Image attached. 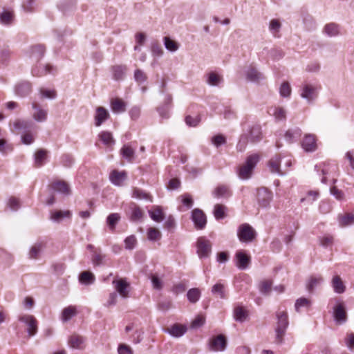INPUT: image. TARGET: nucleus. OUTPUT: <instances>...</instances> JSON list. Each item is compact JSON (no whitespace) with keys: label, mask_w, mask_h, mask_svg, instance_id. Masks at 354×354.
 I'll use <instances>...</instances> for the list:
<instances>
[{"label":"nucleus","mask_w":354,"mask_h":354,"mask_svg":"<svg viewBox=\"0 0 354 354\" xmlns=\"http://www.w3.org/2000/svg\"><path fill=\"white\" fill-rule=\"evenodd\" d=\"M182 198L183 204L187 207V209H190L193 205V199L190 194H185L180 196Z\"/></svg>","instance_id":"nucleus-63"},{"label":"nucleus","mask_w":354,"mask_h":354,"mask_svg":"<svg viewBox=\"0 0 354 354\" xmlns=\"http://www.w3.org/2000/svg\"><path fill=\"white\" fill-rule=\"evenodd\" d=\"M106 255L102 252V250L100 248H97L93 251L91 257V261L94 266H98L103 264V261Z\"/></svg>","instance_id":"nucleus-32"},{"label":"nucleus","mask_w":354,"mask_h":354,"mask_svg":"<svg viewBox=\"0 0 354 354\" xmlns=\"http://www.w3.org/2000/svg\"><path fill=\"white\" fill-rule=\"evenodd\" d=\"M212 245L209 241L200 238L197 241V253L200 258H206L211 252Z\"/></svg>","instance_id":"nucleus-10"},{"label":"nucleus","mask_w":354,"mask_h":354,"mask_svg":"<svg viewBox=\"0 0 354 354\" xmlns=\"http://www.w3.org/2000/svg\"><path fill=\"white\" fill-rule=\"evenodd\" d=\"M280 95L283 97H287L290 95L291 88L288 82H284L281 84L279 88Z\"/></svg>","instance_id":"nucleus-57"},{"label":"nucleus","mask_w":354,"mask_h":354,"mask_svg":"<svg viewBox=\"0 0 354 354\" xmlns=\"http://www.w3.org/2000/svg\"><path fill=\"white\" fill-rule=\"evenodd\" d=\"M272 281H263L261 282L260 286V291L264 295H269L271 291Z\"/></svg>","instance_id":"nucleus-60"},{"label":"nucleus","mask_w":354,"mask_h":354,"mask_svg":"<svg viewBox=\"0 0 354 354\" xmlns=\"http://www.w3.org/2000/svg\"><path fill=\"white\" fill-rule=\"evenodd\" d=\"M127 178V172L113 170L110 174V180L115 185H121Z\"/></svg>","instance_id":"nucleus-21"},{"label":"nucleus","mask_w":354,"mask_h":354,"mask_svg":"<svg viewBox=\"0 0 354 354\" xmlns=\"http://www.w3.org/2000/svg\"><path fill=\"white\" fill-rule=\"evenodd\" d=\"M268 166L270 167L271 172L282 174V173L280 171V157L279 156H277L274 158H272L268 162Z\"/></svg>","instance_id":"nucleus-40"},{"label":"nucleus","mask_w":354,"mask_h":354,"mask_svg":"<svg viewBox=\"0 0 354 354\" xmlns=\"http://www.w3.org/2000/svg\"><path fill=\"white\" fill-rule=\"evenodd\" d=\"M276 316L277 318V324L275 328L276 342L281 344L283 342V336L289 324L288 314L286 311L279 310L277 312Z\"/></svg>","instance_id":"nucleus-2"},{"label":"nucleus","mask_w":354,"mask_h":354,"mask_svg":"<svg viewBox=\"0 0 354 354\" xmlns=\"http://www.w3.org/2000/svg\"><path fill=\"white\" fill-rule=\"evenodd\" d=\"M333 317L337 324H342L347 320V313L344 302H338L333 307Z\"/></svg>","instance_id":"nucleus-6"},{"label":"nucleus","mask_w":354,"mask_h":354,"mask_svg":"<svg viewBox=\"0 0 354 354\" xmlns=\"http://www.w3.org/2000/svg\"><path fill=\"white\" fill-rule=\"evenodd\" d=\"M317 88L313 85L306 84L303 86L301 96L306 99L308 102H311L317 97Z\"/></svg>","instance_id":"nucleus-13"},{"label":"nucleus","mask_w":354,"mask_h":354,"mask_svg":"<svg viewBox=\"0 0 354 354\" xmlns=\"http://www.w3.org/2000/svg\"><path fill=\"white\" fill-rule=\"evenodd\" d=\"M310 305V301L306 298H299L296 300L295 302V310L297 312L299 311L301 307H308Z\"/></svg>","instance_id":"nucleus-59"},{"label":"nucleus","mask_w":354,"mask_h":354,"mask_svg":"<svg viewBox=\"0 0 354 354\" xmlns=\"http://www.w3.org/2000/svg\"><path fill=\"white\" fill-rule=\"evenodd\" d=\"M301 135V131L300 129H296L295 130H288L285 133L286 140L291 143L295 138L300 137Z\"/></svg>","instance_id":"nucleus-42"},{"label":"nucleus","mask_w":354,"mask_h":354,"mask_svg":"<svg viewBox=\"0 0 354 354\" xmlns=\"http://www.w3.org/2000/svg\"><path fill=\"white\" fill-rule=\"evenodd\" d=\"M111 109L115 113H122L126 110L125 103L119 98H115L111 100Z\"/></svg>","instance_id":"nucleus-34"},{"label":"nucleus","mask_w":354,"mask_h":354,"mask_svg":"<svg viewBox=\"0 0 354 354\" xmlns=\"http://www.w3.org/2000/svg\"><path fill=\"white\" fill-rule=\"evenodd\" d=\"M55 71V68L53 66L50 64H46V66H44L41 68H34L32 70V74L34 76L37 77H41L43 75H45L48 73H53Z\"/></svg>","instance_id":"nucleus-30"},{"label":"nucleus","mask_w":354,"mask_h":354,"mask_svg":"<svg viewBox=\"0 0 354 354\" xmlns=\"http://www.w3.org/2000/svg\"><path fill=\"white\" fill-rule=\"evenodd\" d=\"M18 319L27 326V332L30 337L37 333V321L34 316L30 315H20Z\"/></svg>","instance_id":"nucleus-5"},{"label":"nucleus","mask_w":354,"mask_h":354,"mask_svg":"<svg viewBox=\"0 0 354 354\" xmlns=\"http://www.w3.org/2000/svg\"><path fill=\"white\" fill-rule=\"evenodd\" d=\"M172 303L170 300H163L158 304V308L163 312L167 311L171 308Z\"/></svg>","instance_id":"nucleus-64"},{"label":"nucleus","mask_w":354,"mask_h":354,"mask_svg":"<svg viewBox=\"0 0 354 354\" xmlns=\"http://www.w3.org/2000/svg\"><path fill=\"white\" fill-rule=\"evenodd\" d=\"M111 71L115 80H122L126 75L127 66L126 65H115L112 66Z\"/></svg>","instance_id":"nucleus-20"},{"label":"nucleus","mask_w":354,"mask_h":354,"mask_svg":"<svg viewBox=\"0 0 354 354\" xmlns=\"http://www.w3.org/2000/svg\"><path fill=\"white\" fill-rule=\"evenodd\" d=\"M44 248V243L42 242H38L34 244L28 252V257L31 259H37L39 258V254Z\"/></svg>","instance_id":"nucleus-28"},{"label":"nucleus","mask_w":354,"mask_h":354,"mask_svg":"<svg viewBox=\"0 0 354 354\" xmlns=\"http://www.w3.org/2000/svg\"><path fill=\"white\" fill-rule=\"evenodd\" d=\"M132 197L140 200L144 199L152 201V197L149 194L136 187L133 188V189Z\"/></svg>","instance_id":"nucleus-37"},{"label":"nucleus","mask_w":354,"mask_h":354,"mask_svg":"<svg viewBox=\"0 0 354 354\" xmlns=\"http://www.w3.org/2000/svg\"><path fill=\"white\" fill-rule=\"evenodd\" d=\"M84 342V338L77 334H73L68 338V345L72 348L82 349V344Z\"/></svg>","instance_id":"nucleus-25"},{"label":"nucleus","mask_w":354,"mask_h":354,"mask_svg":"<svg viewBox=\"0 0 354 354\" xmlns=\"http://www.w3.org/2000/svg\"><path fill=\"white\" fill-rule=\"evenodd\" d=\"M257 197L259 205L262 207H267L272 199V194L267 189L263 187L258 189Z\"/></svg>","instance_id":"nucleus-9"},{"label":"nucleus","mask_w":354,"mask_h":354,"mask_svg":"<svg viewBox=\"0 0 354 354\" xmlns=\"http://www.w3.org/2000/svg\"><path fill=\"white\" fill-rule=\"evenodd\" d=\"M34 134L32 133L31 130H29L21 136V142L25 145H30L34 142Z\"/></svg>","instance_id":"nucleus-58"},{"label":"nucleus","mask_w":354,"mask_h":354,"mask_svg":"<svg viewBox=\"0 0 354 354\" xmlns=\"http://www.w3.org/2000/svg\"><path fill=\"white\" fill-rule=\"evenodd\" d=\"M32 108L36 110L33 114L35 120L41 122L46 119L47 113L45 110L39 109L35 103H32Z\"/></svg>","instance_id":"nucleus-39"},{"label":"nucleus","mask_w":354,"mask_h":354,"mask_svg":"<svg viewBox=\"0 0 354 354\" xmlns=\"http://www.w3.org/2000/svg\"><path fill=\"white\" fill-rule=\"evenodd\" d=\"M34 127L35 124L32 121L17 119L12 123V131L17 133H24L29 130L33 129Z\"/></svg>","instance_id":"nucleus-8"},{"label":"nucleus","mask_w":354,"mask_h":354,"mask_svg":"<svg viewBox=\"0 0 354 354\" xmlns=\"http://www.w3.org/2000/svg\"><path fill=\"white\" fill-rule=\"evenodd\" d=\"M273 115L278 120H285L286 117V111L281 107L274 108Z\"/></svg>","instance_id":"nucleus-62"},{"label":"nucleus","mask_w":354,"mask_h":354,"mask_svg":"<svg viewBox=\"0 0 354 354\" xmlns=\"http://www.w3.org/2000/svg\"><path fill=\"white\" fill-rule=\"evenodd\" d=\"M259 161V156L257 153L249 156L238 170V175L241 179H248L252 173V170Z\"/></svg>","instance_id":"nucleus-3"},{"label":"nucleus","mask_w":354,"mask_h":354,"mask_svg":"<svg viewBox=\"0 0 354 354\" xmlns=\"http://www.w3.org/2000/svg\"><path fill=\"white\" fill-rule=\"evenodd\" d=\"M14 19V15L12 12L3 11L0 14V21L1 24L5 25L10 24Z\"/></svg>","instance_id":"nucleus-46"},{"label":"nucleus","mask_w":354,"mask_h":354,"mask_svg":"<svg viewBox=\"0 0 354 354\" xmlns=\"http://www.w3.org/2000/svg\"><path fill=\"white\" fill-rule=\"evenodd\" d=\"M222 81V77L216 73L212 72L208 75L207 83L212 86H217Z\"/></svg>","instance_id":"nucleus-56"},{"label":"nucleus","mask_w":354,"mask_h":354,"mask_svg":"<svg viewBox=\"0 0 354 354\" xmlns=\"http://www.w3.org/2000/svg\"><path fill=\"white\" fill-rule=\"evenodd\" d=\"M11 53L6 46H0V64H6L10 58Z\"/></svg>","instance_id":"nucleus-47"},{"label":"nucleus","mask_w":354,"mask_h":354,"mask_svg":"<svg viewBox=\"0 0 354 354\" xmlns=\"http://www.w3.org/2000/svg\"><path fill=\"white\" fill-rule=\"evenodd\" d=\"M146 74L141 70L137 69L134 72V79L139 84L143 83L147 80Z\"/></svg>","instance_id":"nucleus-61"},{"label":"nucleus","mask_w":354,"mask_h":354,"mask_svg":"<svg viewBox=\"0 0 354 354\" xmlns=\"http://www.w3.org/2000/svg\"><path fill=\"white\" fill-rule=\"evenodd\" d=\"M192 220L197 230H203L207 224V218L200 209H194L192 212Z\"/></svg>","instance_id":"nucleus-7"},{"label":"nucleus","mask_w":354,"mask_h":354,"mask_svg":"<svg viewBox=\"0 0 354 354\" xmlns=\"http://www.w3.org/2000/svg\"><path fill=\"white\" fill-rule=\"evenodd\" d=\"M135 149L129 145H124L120 149V155L129 162H133L135 159Z\"/></svg>","instance_id":"nucleus-22"},{"label":"nucleus","mask_w":354,"mask_h":354,"mask_svg":"<svg viewBox=\"0 0 354 354\" xmlns=\"http://www.w3.org/2000/svg\"><path fill=\"white\" fill-rule=\"evenodd\" d=\"M110 115L109 111L102 106L97 107L95 114V125L100 127L102 124L109 119Z\"/></svg>","instance_id":"nucleus-15"},{"label":"nucleus","mask_w":354,"mask_h":354,"mask_svg":"<svg viewBox=\"0 0 354 354\" xmlns=\"http://www.w3.org/2000/svg\"><path fill=\"white\" fill-rule=\"evenodd\" d=\"M324 32L330 37L336 36L339 34L338 26L335 24H328L324 27Z\"/></svg>","instance_id":"nucleus-49"},{"label":"nucleus","mask_w":354,"mask_h":354,"mask_svg":"<svg viewBox=\"0 0 354 354\" xmlns=\"http://www.w3.org/2000/svg\"><path fill=\"white\" fill-rule=\"evenodd\" d=\"M225 207L221 204H216L214 209V215L217 220L223 218L225 216Z\"/></svg>","instance_id":"nucleus-51"},{"label":"nucleus","mask_w":354,"mask_h":354,"mask_svg":"<svg viewBox=\"0 0 354 354\" xmlns=\"http://www.w3.org/2000/svg\"><path fill=\"white\" fill-rule=\"evenodd\" d=\"M187 331V327L184 325L175 324L165 329V332L174 337L183 336Z\"/></svg>","instance_id":"nucleus-19"},{"label":"nucleus","mask_w":354,"mask_h":354,"mask_svg":"<svg viewBox=\"0 0 354 354\" xmlns=\"http://www.w3.org/2000/svg\"><path fill=\"white\" fill-rule=\"evenodd\" d=\"M71 213L69 210L66 211H56L52 213L51 218L55 221H59L64 217H70Z\"/></svg>","instance_id":"nucleus-53"},{"label":"nucleus","mask_w":354,"mask_h":354,"mask_svg":"<svg viewBox=\"0 0 354 354\" xmlns=\"http://www.w3.org/2000/svg\"><path fill=\"white\" fill-rule=\"evenodd\" d=\"M246 78L250 82H258L263 76L255 68L250 67L246 71Z\"/></svg>","instance_id":"nucleus-31"},{"label":"nucleus","mask_w":354,"mask_h":354,"mask_svg":"<svg viewBox=\"0 0 354 354\" xmlns=\"http://www.w3.org/2000/svg\"><path fill=\"white\" fill-rule=\"evenodd\" d=\"M149 214L152 220L156 222H161L164 219V214L160 207L157 206L153 211H149Z\"/></svg>","instance_id":"nucleus-41"},{"label":"nucleus","mask_w":354,"mask_h":354,"mask_svg":"<svg viewBox=\"0 0 354 354\" xmlns=\"http://www.w3.org/2000/svg\"><path fill=\"white\" fill-rule=\"evenodd\" d=\"M99 138L107 147H111L115 144V140L113 139L111 132L102 131L99 134Z\"/></svg>","instance_id":"nucleus-36"},{"label":"nucleus","mask_w":354,"mask_h":354,"mask_svg":"<svg viewBox=\"0 0 354 354\" xmlns=\"http://www.w3.org/2000/svg\"><path fill=\"white\" fill-rule=\"evenodd\" d=\"M212 292L213 295L219 297L221 299H225V290L223 284L217 283L213 286L212 288Z\"/></svg>","instance_id":"nucleus-38"},{"label":"nucleus","mask_w":354,"mask_h":354,"mask_svg":"<svg viewBox=\"0 0 354 354\" xmlns=\"http://www.w3.org/2000/svg\"><path fill=\"white\" fill-rule=\"evenodd\" d=\"M147 237L150 241H158L161 238V234L158 230L155 227H149L147 232Z\"/></svg>","instance_id":"nucleus-55"},{"label":"nucleus","mask_w":354,"mask_h":354,"mask_svg":"<svg viewBox=\"0 0 354 354\" xmlns=\"http://www.w3.org/2000/svg\"><path fill=\"white\" fill-rule=\"evenodd\" d=\"M262 138L261 127L259 124H254L250 128L248 134L241 136L236 148L238 151H243L249 142L254 144L261 141Z\"/></svg>","instance_id":"nucleus-1"},{"label":"nucleus","mask_w":354,"mask_h":354,"mask_svg":"<svg viewBox=\"0 0 354 354\" xmlns=\"http://www.w3.org/2000/svg\"><path fill=\"white\" fill-rule=\"evenodd\" d=\"M77 315V309L75 306H69L62 310V320L64 322L69 321L73 317Z\"/></svg>","instance_id":"nucleus-29"},{"label":"nucleus","mask_w":354,"mask_h":354,"mask_svg":"<svg viewBox=\"0 0 354 354\" xmlns=\"http://www.w3.org/2000/svg\"><path fill=\"white\" fill-rule=\"evenodd\" d=\"M319 244L323 247H328L333 244L334 236L329 234H326L318 237Z\"/></svg>","instance_id":"nucleus-45"},{"label":"nucleus","mask_w":354,"mask_h":354,"mask_svg":"<svg viewBox=\"0 0 354 354\" xmlns=\"http://www.w3.org/2000/svg\"><path fill=\"white\" fill-rule=\"evenodd\" d=\"M50 187L55 192L64 195L71 194V189L68 184L64 180H57L53 182Z\"/></svg>","instance_id":"nucleus-16"},{"label":"nucleus","mask_w":354,"mask_h":354,"mask_svg":"<svg viewBox=\"0 0 354 354\" xmlns=\"http://www.w3.org/2000/svg\"><path fill=\"white\" fill-rule=\"evenodd\" d=\"M213 194L216 198H227L231 196L232 192L228 186L225 185H220L215 188L213 192Z\"/></svg>","instance_id":"nucleus-26"},{"label":"nucleus","mask_w":354,"mask_h":354,"mask_svg":"<svg viewBox=\"0 0 354 354\" xmlns=\"http://www.w3.org/2000/svg\"><path fill=\"white\" fill-rule=\"evenodd\" d=\"M94 280L95 277L90 272L84 271L82 272L80 275V281L82 283L90 284L92 283L94 281Z\"/></svg>","instance_id":"nucleus-48"},{"label":"nucleus","mask_w":354,"mask_h":354,"mask_svg":"<svg viewBox=\"0 0 354 354\" xmlns=\"http://www.w3.org/2000/svg\"><path fill=\"white\" fill-rule=\"evenodd\" d=\"M233 315L236 322H243L247 319L248 313L243 307L237 306L234 309Z\"/></svg>","instance_id":"nucleus-27"},{"label":"nucleus","mask_w":354,"mask_h":354,"mask_svg":"<svg viewBox=\"0 0 354 354\" xmlns=\"http://www.w3.org/2000/svg\"><path fill=\"white\" fill-rule=\"evenodd\" d=\"M120 216L118 213H112L107 217V224L111 230H113L115 227V225L119 221Z\"/></svg>","instance_id":"nucleus-52"},{"label":"nucleus","mask_w":354,"mask_h":354,"mask_svg":"<svg viewBox=\"0 0 354 354\" xmlns=\"http://www.w3.org/2000/svg\"><path fill=\"white\" fill-rule=\"evenodd\" d=\"M45 53V47L41 44H37L32 47V56L35 57L37 59L41 58Z\"/></svg>","instance_id":"nucleus-50"},{"label":"nucleus","mask_w":354,"mask_h":354,"mask_svg":"<svg viewBox=\"0 0 354 354\" xmlns=\"http://www.w3.org/2000/svg\"><path fill=\"white\" fill-rule=\"evenodd\" d=\"M131 214L129 216V219L133 222H138L142 219L144 216V212L141 208L138 206L136 203H131L129 206Z\"/></svg>","instance_id":"nucleus-17"},{"label":"nucleus","mask_w":354,"mask_h":354,"mask_svg":"<svg viewBox=\"0 0 354 354\" xmlns=\"http://www.w3.org/2000/svg\"><path fill=\"white\" fill-rule=\"evenodd\" d=\"M303 149L307 152L314 151L317 149L315 138L313 135H306L301 143Z\"/></svg>","instance_id":"nucleus-18"},{"label":"nucleus","mask_w":354,"mask_h":354,"mask_svg":"<svg viewBox=\"0 0 354 354\" xmlns=\"http://www.w3.org/2000/svg\"><path fill=\"white\" fill-rule=\"evenodd\" d=\"M209 346L210 350L223 351L227 346L226 338L223 335H218L210 340Z\"/></svg>","instance_id":"nucleus-11"},{"label":"nucleus","mask_w":354,"mask_h":354,"mask_svg":"<svg viewBox=\"0 0 354 354\" xmlns=\"http://www.w3.org/2000/svg\"><path fill=\"white\" fill-rule=\"evenodd\" d=\"M339 224L341 227H345L354 223V215L352 214H345L338 216Z\"/></svg>","instance_id":"nucleus-35"},{"label":"nucleus","mask_w":354,"mask_h":354,"mask_svg":"<svg viewBox=\"0 0 354 354\" xmlns=\"http://www.w3.org/2000/svg\"><path fill=\"white\" fill-rule=\"evenodd\" d=\"M113 284L115 286V290L122 297L127 298L129 297V283L127 282L126 279H120L118 280H113Z\"/></svg>","instance_id":"nucleus-12"},{"label":"nucleus","mask_w":354,"mask_h":354,"mask_svg":"<svg viewBox=\"0 0 354 354\" xmlns=\"http://www.w3.org/2000/svg\"><path fill=\"white\" fill-rule=\"evenodd\" d=\"M188 300L191 303H196L201 297V291L198 288H194L188 290L187 293Z\"/></svg>","instance_id":"nucleus-43"},{"label":"nucleus","mask_w":354,"mask_h":354,"mask_svg":"<svg viewBox=\"0 0 354 354\" xmlns=\"http://www.w3.org/2000/svg\"><path fill=\"white\" fill-rule=\"evenodd\" d=\"M164 44L165 48L171 52L176 51L179 47L178 44L176 41L171 40L169 37H164Z\"/></svg>","instance_id":"nucleus-54"},{"label":"nucleus","mask_w":354,"mask_h":354,"mask_svg":"<svg viewBox=\"0 0 354 354\" xmlns=\"http://www.w3.org/2000/svg\"><path fill=\"white\" fill-rule=\"evenodd\" d=\"M323 281L322 277H311L306 285V288L310 292H313L314 288Z\"/></svg>","instance_id":"nucleus-44"},{"label":"nucleus","mask_w":354,"mask_h":354,"mask_svg":"<svg viewBox=\"0 0 354 354\" xmlns=\"http://www.w3.org/2000/svg\"><path fill=\"white\" fill-rule=\"evenodd\" d=\"M235 258L236 260V265L240 270L246 269L251 261L250 257L247 255L243 250L236 252Z\"/></svg>","instance_id":"nucleus-14"},{"label":"nucleus","mask_w":354,"mask_h":354,"mask_svg":"<svg viewBox=\"0 0 354 354\" xmlns=\"http://www.w3.org/2000/svg\"><path fill=\"white\" fill-rule=\"evenodd\" d=\"M237 236L241 242L250 243L256 239L257 232L248 223H243L239 225Z\"/></svg>","instance_id":"nucleus-4"},{"label":"nucleus","mask_w":354,"mask_h":354,"mask_svg":"<svg viewBox=\"0 0 354 354\" xmlns=\"http://www.w3.org/2000/svg\"><path fill=\"white\" fill-rule=\"evenodd\" d=\"M31 91V85L28 82L18 84L15 87V93L20 97L28 95Z\"/></svg>","instance_id":"nucleus-24"},{"label":"nucleus","mask_w":354,"mask_h":354,"mask_svg":"<svg viewBox=\"0 0 354 354\" xmlns=\"http://www.w3.org/2000/svg\"><path fill=\"white\" fill-rule=\"evenodd\" d=\"M47 158V151L39 149L35 154V165L36 167L42 166Z\"/></svg>","instance_id":"nucleus-33"},{"label":"nucleus","mask_w":354,"mask_h":354,"mask_svg":"<svg viewBox=\"0 0 354 354\" xmlns=\"http://www.w3.org/2000/svg\"><path fill=\"white\" fill-rule=\"evenodd\" d=\"M331 285L334 291L337 294H342L346 290V286L339 275L333 277Z\"/></svg>","instance_id":"nucleus-23"}]
</instances>
